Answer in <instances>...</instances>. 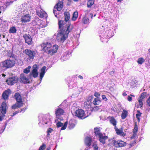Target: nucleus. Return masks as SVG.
Masks as SVG:
<instances>
[{"instance_id": "58", "label": "nucleus", "mask_w": 150, "mask_h": 150, "mask_svg": "<svg viewBox=\"0 0 150 150\" xmlns=\"http://www.w3.org/2000/svg\"><path fill=\"white\" fill-rule=\"evenodd\" d=\"M2 76L3 77H5V76H6V75L5 74H2Z\"/></svg>"}, {"instance_id": "21", "label": "nucleus", "mask_w": 150, "mask_h": 150, "mask_svg": "<svg viewBox=\"0 0 150 150\" xmlns=\"http://www.w3.org/2000/svg\"><path fill=\"white\" fill-rule=\"evenodd\" d=\"M95 133L96 136L98 137L103 135L100 132L99 128L98 127L95 128Z\"/></svg>"}, {"instance_id": "4", "label": "nucleus", "mask_w": 150, "mask_h": 150, "mask_svg": "<svg viewBox=\"0 0 150 150\" xmlns=\"http://www.w3.org/2000/svg\"><path fill=\"white\" fill-rule=\"evenodd\" d=\"M24 53L30 59H33L38 55V52L36 51L26 49L24 51Z\"/></svg>"}, {"instance_id": "20", "label": "nucleus", "mask_w": 150, "mask_h": 150, "mask_svg": "<svg viewBox=\"0 0 150 150\" xmlns=\"http://www.w3.org/2000/svg\"><path fill=\"white\" fill-rule=\"evenodd\" d=\"M14 97L18 102H22L21 96L18 93H16L14 95Z\"/></svg>"}, {"instance_id": "9", "label": "nucleus", "mask_w": 150, "mask_h": 150, "mask_svg": "<svg viewBox=\"0 0 150 150\" xmlns=\"http://www.w3.org/2000/svg\"><path fill=\"white\" fill-rule=\"evenodd\" d=\"M3 66L7 68H9L14 65L15 63L12 60H6L2 62Z\"/></svg>"}, {"instance_id": "24", "label": "nucleus", "mask_w": 150, "mask_h": 150, "mask_svg": "<svg viewBox=\"0 0 150 150\" xmlns=\"http://www.w3.org/2000/svg\"><path fill=\"white\" fill-rule=\"evenodd\" d=\"M115 129L116 133L117 135L123 137H124L125 136V134L122 130L116 127L115 128Z\"/></svg>"}, {"instance_id": "40", "label": "nucleus", "mask_w": 150, "mask_h": 150, "mask_svg": "<svg viewBox=\"0 0 150 150\" xmlns=\"http://www.w3.org/2000/svg\"><path fill=\"white\" fill-rule=\"evenodd\" d=\"M142 100H141L140 98H139L138 102L139 103V106L138 107H140V108L142 107V106L143 103H142Z\"/></svg>"}, {"instance_id": "6", "label": "nucleus", "mask_w": 150, "mask_h": 150, "mask_svg": "<svg viewBox=\"0 0 150 150\" xmlns=\"http://www.w3.org/2000/svg\"><path fill=\"white\" fill-rule=\"evenodd\" d=\"M75 115L81 119H84L88 117L86 116L84 111L81 109H78L75 112Z\"/></svg>"}, {"instance_id": "2", "label": "nucleus", "mask_w": 150, "mask_h": 150, "mask_svg": "<svg viewBox=\"0 0 150 150\" xmlns=\"http://www.w3.org/2000/svg\"><path fill=\"white\" fill-rule=\"evenodd\" d=\"M41 47L45 52H47L48 54L51 55H53L57 52L58 48V46L55 45H54L50 49L51 45L50 43L48 42L43 43Z\"/></svg>"}, {"instance_id": "45", "label": "nucleus", "mask_w": 150, "mask_h": 150, "mask_svg": "<svg viewBox=\"0 0 150 150\" xmlns=\"http://www.w3.org/2000/svg\"><path fill=\"white\" fill-rule=\"evenodd\" d=\"M45 148V144H43L40 147L39 150H44Z\"/></svg>"}, {"instance_id": "43", "label": "nucleus", "mask_w": 150, "mask_h": 150, "mask_svg": "<svg viewBox=\"0 0 150 150\" xmlns=\"http://www.w3.org/2000/svg\"><path fill=\"white\" fill-rule=\"evenodd\" d=\"M63 125V123L60 122H58L57 123V126L58 127H60L62 126Z\"/></svg>"}, {"instance_id": "29", "label": "nucleus", "mask_w": 150, "mask_h": 150, "mask_svg": "<svg viewBox=\"0 0 150 150\" xmlns=\"http://www.w3.org/2000/svg\"><path fill=\"white\" fill-rule=\"evenodd\" d=\"M127 112L125 110H123L121 114V117L122 119H125L127 115Z\"/></svg>"}, {"instance_id": "46", "label": "nucleus", "mask_w": 150, "mask_h": 150, "mask_svg": "<svg viewBox=\"0 0 150 150\" xmlns=\"http://www.w3.org/2000/svg\"><path fill=\"white\" fill-rule=\"evenodd\" d=\"M137 133H133L132 136L131 137V139H134L137 137Z\"/></svg>"}, {"instance_id": "1", "label": "nucleus", "mask_w": 150, "mask_h": 150, "mask_svg": "<svg viewBox=\"0 0 150 150\" xmlns=\"http://www.w3.org/2000/svg\"><path fill=\"white\" fill-rule=\"evenodd\" d=\"M60 30L55 35L56 40L58 42L63 43L67 38L69 32L71 29H60Z\"/></svg>"}, {"instance_id": "64", "label": "nucleus", "mask_w": 150, "mask_h": 150, "mask_svg": "<svg viewBox=\"0 0 150 150\" xmlns=\"http://www.w3.org/2000/svg\"><path fill=\"white\" fill-rule=\"evenodd\" d=\"M149 51L150 52V49H149Z\"/></svg>"}, {"instance_id": "34", "label": "nucleus", "mask_w": 150, "mask_h": 150, "mask_svg": "<svg viewBox=\"0 0 150 150\" xmlns=\"http://www.w3.org/2000/svg\"><path fill=\"white\" fill-rule=\"evenodd\" d=\"M144 61V59L142 57L138 59L137 62L139 64H142Z\"/></svg>"}, {"instance_id": "36", "label": "nucleus", "mask_w": 150, "mask_h": 150, "mask_svg": "<svg viewBox=\"0 0 150 150\" xmlns=\"http://www.w3.org/2000/svg\"><path fill=\"white\" fill-rule=\"evenodd\" d=\"M114 34L112 33L111 30L109 31V33H108V34L107 35V38H110L113 36Z\"/></svg>"}, {"instance_id": "42", "label": "nucleus", "mask_w": 150, "mask_h": 150, "mask_svg": "<svg viewBox=\"0 0 150 150\" xmlns=\"http://www.w3.org/2000/svg\"><path fill=\"white\" fill-rule=\"evenodd\" d=\"M94 150H98V147L97 146L96 143H94L93 145Z\"/></svg>"}, {"instance_id": "31", "label": "nucleus", "mask_w": 150, "mask_h": 150, "mask_svg": "<svg viewBox=\"0 0 150 150\" xmlns=\"http://www.w3.org/2000/svg\"><path fill=\"white\" fill-rule=\"evenodd\" d=\"M94 0H88L87 2V6L88 7H91L94 3Z\"/></svg>"}, {"instance_id": "44", "label": "nucleus", "mask_w": 150, "mask_h": 150, "mask_svg": "<svg viewBox=\"0 0 150 150\" xmlns=\"http://www.w3.org/2000/svg\"><path fill=\"white\" fill-rule=\"evenodd\" d=\"M138 130V127L137 125H135L134 128L133 130V133H137Z\"/></svg>"}, {"instance_id": "35", "label": "nucleus", "mask_w": 150, "mask_h": 150, "mask_svg": "<svg viewBox=\"0 0 150 150\" xmlns=\"http://www.w3.org/2000/svg\"><path fill=\"white\" fill-rule=\"evenodd\" d=\"M31 68L30 66H28L27 68L24 69L23 72L25 74H28L30 71V70Z\"/></svg>"}, {"instance_id": "59", "label": "nucleus", "mask_w": 150, "mask_h": 150, "mask_svg": "<svg viewBox=\"0 0 150 150\" xmlns=\"http://www.w3.org/2000/svg\"><path fill=\"white\" fill-rule=\"evenodd\" d=\"M89 149V148H86L84 150H88Z\"/></svg>"}, {"instance_id": "33", "label": "nucleus", "mask_w": 150, "mask_h": 150, "mask_svg": "<svg viewBox=\"0 0 150 150\" xmlns=\"http://www.w3.org/2000/svg\"><path fill=\"white\" fill-rule=\"evenodd\" d=\"M137 113L136 115V117L138 121L139 122L140 120V117L141 116L142 113H141L140 111L139 110L137 111Z\"/></svg>"}, {"instance_id": "56", "label": "nucleus", "mask_w": 150, "mask_h": 150, "mask_svg": "<svg viewBox=\"0 0 150 150\" xmlns=\"http://www.w3.org/2000/svg\"><path fill=\"white\" fill-rule=\"evenodd\" d=\"M123 0H117V1L118 2H121Z\"/></svg>"}, {"instance_id": "13", "label": "nucleus", "mask_w": 150, "mask_h": 150, "mask_svg": "<svg viewBox=\"0 0 150 150\" xmlns=\"http://www.w3.org/2000/svg\"><path fill=\"white\" fill-rule=\"evenodd\" d=\"M20 82L22 83H29L28 79L26 75L24 74H21L20 76Z\"/></svg>"}, {"instance_id": "51", "label": "nucleus", "mask_w": 150, "mask_h": 150, "mask_svg": "<svg viewBox=\"0 0 150 150\" xmlns=\"http://www.w3.org/2000/svg\"><path fill=\"white\" fill-rule=\"evenodd\" d=\"M99 107L98 106H96L93 109L94 110H97L99 109Z\"/></svg>"}, {"instance_id": "5", "label": "nucleus", "mask_w": 150, "mask_h": 150, "mask_svg": "<svg viewBox=\"0 0 150 150\" xmlns=\"http://www.w3.org/2000/svg\"><path fill=\"white\" fill-rule=\"evenodd\" d=\"M1 111L0 114V121H2L4 119V115L6 113V110L7 108L6 104L5 102L2 103L1 105Z\"/></svg>"}, {"instance_id": "53", "label": "nucleus", "mask_w": 150, "mask_h": 150, "mask_svg": "<svg viewBox=\"0 0 150 150\" xmlns=\"http://www.w3.org/2000/svg\"><path fill=\"white\" fill-rule=\"evenodd\" d=\"M26 108H23V109H22L21 110L19 111L20 112H21V111H23V112L25 111V110L26 109Z\"/></svg>"}, {"instance_id": "22", "label": "nucleus", "mask_w": 150, "mask_h": 150, "mask_svg": "<svg viewBox=\"0 0 150 150\" xmlns=\"http://www.w3.org/2000/svg\"><path fill=\"white\" fill-rule=\"evenodd\" d=\"M64 112V111L62 109L58 108L56 109L55 114L57 116L63 115Z\"/></svg>"}, {"instance_id": "41", "label": "nucleus", "mask_w": 150, "mask_h": 150, "mask_svg": "<svg viewBox=\"0 0 150 150\" xmlns=\"http://www.w3.org/2000/svg\"><path fill=\"white\" fill-rule=\"evenodd\" d=\"M9 31L10 33H16V29H10Z\"/></svg>"}, {"instance_id": "37", "label": "nucleus", "mask_w": 150, "mask_h": 150, "mask_svg": "<svg viewBox=\"0 0 150 150\" xmlns=\"http://www.w3.org/2000/svg\"><path fill=\"white\" fill-rule=\"evenodd\" d=\"M68 124L67 121L66 122L64 125H63V126H62V127L61 128V130H64L66 129V128L67 127V125Z\"/></svg>"}, {"instance_id": "61", "label": "nucleus", "mask_w": 150, "mask_h": 150, "mask_svg": "<svg viewBox=\"0 0 150 150\" xmlns=\"http://www.w3.org/2000/svg\"><path fill=\"white\" fill-rule=\"evenodd\" d=\"M73 0L75 1H78V0Z\"/></svg>"}, {"instance_id": "18", "label": "nucleus", "mask_w": 150, "mask_h": 150, "mask_svg": "<svg viewBox=\"0 0 150 150\" xmlns=\"http://www.w3.org/2000/svg\"><path fill=\"white\" fill-rule=\"evenodd\" d=\"M92 139L91 138L88 137H86L85 139L84 142L86 146L88 147L91 145Z\"/></svg>"}, {"instance_id": "52", "label": "nucleus", "mask_w": 150, "mask_h": 150, "mask_svg": "<svg viewBox=\"0 0 150 150\" xmlns=\"http://www.w3.org/2000/svg\"><path fill=\"white\" fill-rule=\"evenodd\" d=\"M18 112H20L19 111H16L15 112H14L13 113V115L12 116H14L15 115H16Z\"/></svg>"}, {"instance_id": "50", "label": "nucleus", "mask_w": 150, "mask_h": 150, "mask_svg": "<svg viewBox=\"0 0 150 150\" xmlns=\"http://www.w3.org/2000/svg\"><path fill=\"white\" fill-rule=\"evenodd\" d=\"M127 100L129 101H132V97H130V96H129L127 97Z\"/></svg>"}, {"instance_id": "17", "label": "nucleus", "mask_w": 150, "mask_h": 150, "mask_svg": "<svg viewBox=\"0 0 150 150\" xmlns=\"http://www.w3.org/2000/svg\"><path fill=\"white\" fill-rule=\"evenodd\" d=\"M10 94V91L8 89L5 91L3 93L2 97L5 100L8 99V96Z\"/></svg>"}, {"instance_id": "28", "label": "nucleus", "mask_w": 150, "mask_h": 150, "mask_svg": "<svg viewBox=\"0 0 150 150\" xmlns=\"http://www.w3.org/2000/svg\"><path fill=\"white\" fill-rule=\"evenodd\" d=\"M99 141L100 142L102 143L103 144H104L105 143V140L107 139V136H104L103 135L102 136L99 137Z\"/></svg>"}, {"instance_id": "19", "label": "nucleus", "mask_w": 150, "mask_h": 150, "mask_svg": "<svg viewBox=\"0 0 150 150\" xmlns=\"http://www.w3.org/2000/svg\"><path fill=\"white\" fill-rule=\"evenodd\" d=\"M23 102H18L16 103L15 104L13 105L12 106V108L13 109H16L18 108H20L23 106Z\"/></svg>"}, {"instance_id": "49", "label": "nucleus", "mask_w": 150, "mask_h": 150, "mask_svg": "<svg viewBox=\"0 0 150 150\" xmlns=\"http://www.w3.org/2000/svg\"><path fill=\"white\" fill-rule=\"evenodd\" d=\"M94 95L96 97H98L100 96V94L98 92H96L94 94Z\"/></svg>"}, {"instance_id": "60", "label": "nucleus", "mask_w": 150, "mask_h": 150, "mask_svg": "<svg viewBox=\"0 0 150 150\" xmlns=\"http://www.w3.org/2000/svg\"><path fill=\"white\" fill-rule=\"evenodd\" d=\"M11 28H15L14 27H11Z\"/></svg>"}, {"instance_id": "12", "label": "nucleus", "mask_w": 150, "mask_h": 150, "mask_svg": "<svg viewBox=\"0 0 150 150\" xmlns=\"http://www.w3.org/2000/svg\"><path fill=\"white\" fill-rule=\"evenodd\" d=\"M37 15L41 18H46L47 17V13L41 8L37 11Z\"/></svg>"}, {"instance_id": "30", "label": "nucleus", "mask_w": 150, "mask_h": 150, "mask_svg": "<svg viewBox=\"0 0 150 150\" xmlns=\"http://www.w3.org/2000/svg\"><path fill=\"white\" fill-rule=\"evenodd\" d=\"M78 16V13L77 11H75L73 13L72 20L73 21H75L76 19Z\"/></svg>"}, {"instance_id": "62", "label": "nucleus", "mask_w": 150, "mask_h": 150, "mask_svg": "<svg viewBox=\"0 0 150 150\" xmlns=\"http://www.w3.org/2000/svg\"><path fill=\"white\" fill-rule=\"evenodd\" d=\"M4 129H5V128H4L3 130L2 131V132H3L4 131Z\"/></svg>"}, {"instance_id": "47", "label": "nucleus", "mask_w": 150, "mask_h": 150, "mask_svg": "<svg viewBox=\"0 0 150 150\" xmlns=\"http://www.w3.org/2000/svg\"><path fill=\"white\" fill-rule=\"evenodd\" d=\"M147 105L150 107V97H149L146 101Z\"/></svg>"}, {"instance_id": "55", "label": "nucleus", "mask_w": 150, "mask_h": 150, "mask_svg": "<svg viewBox=\"0 0 150 150\" xmlns=\"http://www.w3.org/2000/svg\"><path fill=\"white\" fill-rule=\"evenodd\" d=\"M78 77L80 79H83V77L82 76H81V75H79L78 76Z\"/></svg>"}, {"instance_id": "32", "label": "nucleus", "mask_w": 150, "mask_h": 150, "mask_svg": "<svg viewBox=\"0 0 150 150\" xmlns=\"http://www.w3.org/2000/svg\"><path fill=\"white\" fill-rule=\"evenodd\" d=\"M89 20L86 16L83 17L82 19V21L84 24H87L89 23Z\"/></svg>"}, {"instance_id": "15", "label": "nucleus", "mask_w": 150, "mask_h": 150, "mask_svg": "<svg viewBox=\"0 0 150 150\" xmlns=\"http://www.w3.org/2000/svg\"><path fill=\"white\" fill-rule=\"evenodd\" d=\"M30 16L29 14H26L23 16L21 18L22 23L28 22L30 21Z\"/></svg>"}, {"instance_id": "10", "label": "nucleus", "mask_w": 150, "mask_h": 150, "mask_svg": "<svg viewBox=\"0 0 150 150\" xmlns=\"http://www.w3.org/2000/svg\"><path fill=\"white\" fill-rule=\"evenodd\" d=\"M18 79L17 77L13 76L7 79L6 82L8 85H12L18 82Z\"/></svg>"}, {"instance_id": "63", "label": "nucleus", "mask_w": 150, "mask_h": 150, "mask_svg": "<svg viewBox=\"0 0 150 150\" xmlns=\"http://www.w3.org/2000/svg\"><path fill=\"white\" fill-rule=\"evenodd\" d=\"M130 96H134H134H133V95H130Z\"/></svg>"}, {"instance_id": "14", "label": "nucleus", "mask_w": 150, "mask_h": 150, "mask_svg": "<svg viewBox=\"0 0 150 150\" xmlns=\"http://www.w3.org/2000/svg\"><path fill=\"white\" fill-rule=\"evenodd\" d=\"M23 37L26 43H27L29 45L31 44L32 39L31 36L29 34L24 35Z\"/></svg>"}, {"instance_id": "26", "label": "nucleus", "mask_w": 150, "mask_h": 150, "mask_svg": "<svg viewBox=\"0 0 150 150\" xmlns=\"http://www.w3.org/2000/svg\"><path fill=\"white\" fill-rule=\"evenodd\" d=\"M91 101L89 100L84 102V106L86 109H89L91 107Z\"/></svg>"}, {"instance_id": "54", "label": "nucleus", "mask_w": 150, "mask_h": 150, "mask_svg": "<svg viewBox=\"0 0 150 150\" xmlns=\"http://www.w3.org/2000/svg\"><path fill=\"white\" fill-rule=\"evenodd\" d=\"M2 6H0V14L1 13L2 9H3Z\"/></svg>"}, {"instance_id": "11", "label": "nucleus", "mask_w": 150, "mask_h": 150, "mask_svg": "<svg viewBox=\"0 0 150 150\" xmlns=\"http://www.w3.org/2000/svg\"><path fill=\"white\" fill-rule=\"evenodd\" d=\"M33 70L32 72L30 73V76L32 75L33 77L35 78L38 77V66L36 64H34L33 66Z\"/></svg>"}, {"instance_id": "3", "label": "nucleus", "mask_w": 150, "mask_h": 150, "mask_svg": "<svg viewBox=\"0 0 150 150\" xmlns=\"http://www.w3.org/2000/svg\"><path fill=\"white\" fill-rule=\"evenodd\" d=\"M64 21H60L59 22V28L61 27H65L67 28H73L74 27L71 25L69 20L70 14L68 12H65L64 13Z\"/></svg>"}, {"instance_id": "27", "label": "nucleus", "mask_w": 150, "mask_h": 150, "mask_svg": "<svg viewBox=\"0 0 150 150\" xmlns=\"http://www.w3.org/2000/svg\"><path fill=\"white\" fill-rule=\"evenodd\" d=\"M110 123L115 127V128H116L117 121L113 117H110Z\"/></svg>"}, {"instance_id": "23", "label": "nucleus", "mask_w": 150, "mask_h": 150, "mask_svg": "<svg viewBox=\"0 0 150 150\" xmlns=\"http://www.w3.org/2000/svg\"><path fill=\"white\" fill-rule=\"evenodd\" d=\"M46 69V67L45 66H44L41 69V71L40 74V79L41 80H42L45 74V70Z\"/></svg>"}, {"instance_id": "48", "label": "nucleus", "mask_w": 150, "mask_h": 150, "mask_svg": "<svg viewBox=\"0 0 150 150\" xmlns=\"http://www.w3.org/2000/svg\"><path fill=\"white\" fill-rule=\"evenodd\" d=\"M102 97L103 100L106 101L107 100V98H106V96L105 95H103L102 96Z\"/></svg>"}, {"instance_id": "57", "label": "nucleus", "mask_w": 150, "mask_h": 150, "mask_svg": "<svg viewBox=\"0 0 150 150\" xmlns=\"http://www.w3.org/2000/svg\"><path fill=\"white\" fill-rule=\"evenodd\" d=\"M123 96H126L127 94L125 93H124L123 94Z\"/></svg>"}, {"instance_id": "8", "label": "nucleus", "mask_w": 150, "mask_h": 150, "mask_svg": "<svg viewBox=\"0 0 150 150\" xmlns=\"http://www.w3.org/2000/svg\"><path fill=\"white\" fill-rule=\"evenodd\" d=\"M63 0H59V2L54 6L53 10V12L55 14L57 13L55 12L57 11H59L62 10L63 7Z\"/></svg>"}, {"instance_id": "7", "label": "nucleus", "mask_w": 150, "mask_h": 150, "mask_svg": "<svg viewBox=\"0 0 150 150\" xmlns=\"http://www.w3.org/2000/svg\"><path fill=\"white\" fill-rule=\"evenodd\" d=\"M112 143L114 146L116 148L123 147L126 145V142L120 140L117 141L113 140Z\"/></svg>"}, {"instance_id": "38", "label": "nucleus", "mask_w": 150, "mask_h": 150, "mask_svg": "<svg viewBox=\"0 0 150 150\" xmlns=\"http://www.w3.org/2000/svg\"><path fill=\"white\" fill-rule=\"evenodd\" d=\"M146 96V93H142L141 96L139 98H140L141 100H142L143 98H144Z\"/></svg>"}, {"instance_id": "39", "label": "nucleus", "mask_w": 150, "mask_h": 150, "mask_svg": "<svg viewBox=\"0 0 150 150\" xmlns=\"http://www.w3.org/2000/svg\"><path fill=\"white\" fill-rule=\"evenodd\" d=\"M53 129L51 128H48L47 130V135H50V134L53 131Z\"/></svg>"}, {"instance_id": "25", "label": "nucleus", "mask_w": 150, "mask_h": 150, "mask_svg": "<svg viewBox=\"0 0 150 150\" xmlns=\"http://www.w3.org/2000/svg\"><path fill=\"white\" fill-rule=\"evenodd\" d=\"M101 102L100 98L98 97H97L94 99L93 103L95 105H97L100 104Z\"/></svg>"}, {"instance_id": "16", "label": "nucleus", "mask_w": 150, "mask_h": 150, "mask_svg": "<svg viewBox=\"0 0 150 150\" xmlns=\"http://www.w3.org/2000/svg\"><path fill=\"white\" fill-rule=\"evenodd\" d=\"M76 124V121L74 119H71L69 122L68 127L69 129H72L75 127Z\"/></svg>"}]
</instances>
